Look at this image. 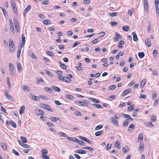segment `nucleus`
<instances>
[{"label":"nucleus","instance_id":"1","mask_svg":"<svg viewBox=\"0 0 159 159\" xmlns=\"http://www.w3.org/2000/svg\"><path fill=\"white\" fill-rule=\"evenodd\" d=\"M89 101L86 100H84V101H76L74 102V103L79 106H87L88 105Z\"/></svg>","mask_w":159,"mask_h":159},{"label":"nucleus","instance_id":"2","mask_svg":"<svg viewBox=\"0 0 159 159\" xmlns=\"http://www.w3.org/2000/svg\"><path fill=\"white\" fill-rule=\"evenodd\" d=\"M9 49L11 52H13L15 50L14 43L12 39H10L9 41Z\"/></svg>","mask_w":159,"mask_h":159},{"label":"nucleus","instance_id":"3","mask_svg":"<svg viewBox=\"0 0 159 159\" xmlns=\"http://www.w3.org/2000/svg\"><path fill=\"white\" fill-rule=\"evenodd\" d=\"M59 134L61 136H63L64 137H66L67 138V139H77L76 138L73 137L71 138L69 137H67V136L66 134L62 132H59Z\"/></svg>","mask_w":159,"mask_h":159},{"label":"nucleus","instance_id":"4","mask_svg":"<svg viewBox=\"0 0 159 159\" xmlns=\"http://www.w3.org/2000/svg\"><path fill=\"white\" fill-rule=\"evenodd\" d=\"M35 114L37 115H43L44 114V112L41 110L37 109L35 111Z\"/></svg>","mask_w":159,"mask_h":159},{"label":"nucleus","instance_id":"5","mask_svg":"<svg viewBox=\"0 0 159 159\" xmlns=\"http://www.w3.org/2000/svg\"><path fill=\"white\" fill-rule=\"evenodd\" d=\"M5 95L6 98L8 100H10L11 101H13V99H14L13 98L6 92L5 93Z\"/></svg>","mask_w":159,"mask_h":159},{"label":"nucleus","instance_id":"6","mask_svg":"<svg viewBox=\"0 0 159 159\" xmlns=\"http://www.w3.org/2000/svg\"><path fill=\"white\" fill-rule=\"evenodd\" d=\"M9 66V70L10 72V74L11 75H12L14 71V67L13 64L11 63H10Z\"/></svg>","mask_w":159,"mask_h":159},{"label":"nucleus","instance_id":"7","mask_svg":"<svg viewBox=\"0 0 159 159\" xmlns=\"http://www.w3.org/2000/svg\"><path fill=\"white\" fill-rule=\"evenodd\" d=\"M110 120L114 125L116 126H118V124L117 121L116 120H115L114 118L113 117H112L111 118Z\"/></svg>","mask_w":159,"mask_h":159},{"label":"nucleus","instance_id":"8","mask_svg":"<svg viewBox=\"0 0 159 159\" xmlns=\"http://www.w3.org/2000/svg\"><path fill=\"white\" fill-rule=\"evenodd\" d=\"M18 142L19 144L23 147L26 148H29L30 147L29 145L23 143V142H21V141L20 140H18Z\"/></svg>","mask_w":159,"mask_h":159},{"label":"nucleus","instance_id":"9","mask_svg":"<svg viewBox=\"0 0 159 159\" xmlns=\"http://www.w3.org/2000/svg\"><path fill=\"white\" fill-rule=\"evenodd\" d=\"M76 153L81 154H84L86 153V151L82 149L78 150L75 151Z\"/></svg>","mask_w":159,"mask_h":159},{"label":"nucleus","instance_id":"10","mask_svg":"<svg viewBox=\"0 0 159 159\" xmlns=\"http://www.w3.org/2000/svg\"><path fill=\"white\" fill-rule=\"evenodd\" d=\"M49 119L51 121L53 122H56L58 120H59V119L58 117H50Z\"/></svg>","mask_w":159,"mask_h":159},{"label":"nucleus","instance_id":"11","mask_svg":"<svg viewBox=\"0 0 159 159\" xmlns=\"http://www.w3.org/2000/svg\"><path fill=\"white\" fill-rule=\"evenodd\" d=\"M28 54L32 58L34 59H37V57L32 52L29 51L28 52Z\"/></svg>","mask_w":159,"mask_h":159},{"label":"nucleus","instance_id":"12","mask_svg":"<svg viewBox=\"0 0 159 159\" xmlns=\"http://www.w3.org/2000/svg\"><path fill=\"white\" fill-rule=\"evenodd\" d=\"M21 88L25 92H27L29 91L30 88L27 86L23 85Z\"/></svg>","mask_w":159,"mask_h":159},{"label":"nucleus","instance_id":"13","mask_svg":"<svg viewBox=\"0 0 159 159\" xmlns=\"http://www.w3.org/2000/svg\"><path fill=\"white\" fill-rule=\"evenodd\" d=\"M17 65L18 71L19 72H20L22 71L21 66V64L19 62H18L17 63Z\"/></svg>","mask_w":159,"mask_h":159},{"label":"nucleus","instance_id":"14","mask_svg":"<svg viewBox=\"0 0 159 159\" xmlns=\"http://www.w3.org/2000/svg\"><path fill=\"white\" fill-rule=\"evenodd\" d=\"M31 8V6L30 5L28 6L24 10V14L25 15L27 12L30 10Z\"/></svg>","mask_w":159,"mask_h":159},{"label":"nucleus","instance_id":"15","mask_svg":"<svg viewBox=\"0 0 159 159\" xmlns=\"http://www.w3.org/2000/svg\"><path fill=\"white\" fill-rule=\"evenodd\" d=\"M131 91V89H126L122 93V96H124L128 93L130 92Z\"/></svg>","mask_w":159,"mask_h":159},{"label":"nucleus","instance_id":"16","mask_svg":"<svg viewBox=\"0 0 159 159\" xmlns=\"http://www.w3.org/2000/svg\"><path fill=\"white\" fill-rule=\"evenodd\" d=\"M89 99L90 101H92L93 102L96 103H99L100 102V101L99 100L94 98H89Z\"/></svg>","mask_w":159,"mask_h":159},{"label":"nucleus","instance_id":"17","mask_svg":"<svg viewBox=\"0 0 159 159\" xmlns=\"http://www.w3.org/2000/svg\"><path fill=\"white\" fill-rule=\"evenodd\" d=\"M145 43L148 46L150 47L151 45V42L150 40L149 39H147L145 41Z\"/></svg>","mask_w":159,"mask_h":159},{"label":"nucleus","instance_id":"18","mask_svg":"<svg viewBox=\"0 0 159 159\" xmlns=\"http://www.w3.org/2000/svg\"><path fill=\"white\" fill-rule=\"evenodd\" d=\"M44 89L47 92L49 93H51L53 92V90L51 89L50 88H49L47 87H45L44 88Z\"/></svg>","mask_w":159,"mask_h":159},{"label":"nucleus","instance_id":"19","mask_svg":"<svg viewBox=\"0 0 159 159\" xmlns=\"http://www.w3.org/2000/svg\"><path fill=\"white\" fill-rule=\"evenodd\" d=\"M25 109V107L23 106L20 108L19 110V113L20 114H22L24 113V110Z\"/></svg>","mask_w":159,"mask_h":159},{"label":"nucleus","instance_id":"20","mask_svg":"<svg viewBox=\"0 0 159 159\" xmlns=\"http://www.w3.org/2000/svg\"><path fill=\"white\" fill-rule=\"evenodd\" d=\"M132 34H133L134 36L133 37V40L135 41H137L138 40V37L136 35V33L134 32H133Z\"/></svg>","mask_w":159,"mask_h":159},{"label":"nucleus","instance_id":"21","mask_svg":"<svg viewBox=\"0 0 159 159\" xmlns=\"http://www.w3.org/2000/svg\"><path fill=\"white\" fill-rule=\"evenodd\" d=\"M65 97L67 99L71 100L74 99V97L72 95L70 94L66 95Z\"/></svg>","mask_w":159,"mask_h":159},{"label":"nucleus","instance_id":"22","mask_svg":"<svg viewBox=\"0 0 159 159\" xmlns=\"http://www.w3.org/2000/svg\"><path fill=\"white\" fill-rule=\"evenodd\" d=\"M144 149V145L142 143H141L140 144L139 147V150L140 151H143Z\"/></svg>","mask_w":159,"mask_h":159},{"label":"nucleus","instance_id":"23","mask_svg":"<svg viewBox=\"0 0 159 159\" xmlns=\"http://www.w3.org/2000/svg\"><path fill=\"white\" fill-rule=\"evenodd\" d=\"M129 119H125L124 121L123 126L124 127L127 126L128 125V124L129 123Z\"/></svg>","mask_w":159,"mask_h":159},{"label":"nucleus","instance_id":"24","mask_svg":"<svg viewBox=\"0 0 159 159\" xmlns=\"http://www.w3.org/2000/svg\"><path fill=\"white\" fill-rule=\"evenodd\" d=\"M146 80L145 79L143 80L141 82L140 87L141 88H143L144 86L146 83Z\"/></svg>","mask_w":159,"mask_h":159},{"label":"nucleus","instance_id":"25","mask_svg":"<svg viewBox=\"0 0 159 159\" xmlns=\"http://www.w3.org/2000/svg\"><path fill=\"white\" fill-rule=\"evenodd\" d=\"M134 128V126L133 124L130 125L128 129V130L129 131H132Z\"/></svg>","mask_w":159,"mask_h":159},{"label":"nucleus","instance_id":"26","mask_svg":"<svg viewBox=\"0 0 159 159\" xmlns=\"http://www.w3.org/2000/svg\"><path fill=\"white\" fill-rule=\"evenodd\" d=\"M43 23L45 25H48L51 24V22L49 20H43Z\"/></svg>","mask_w":159,"mask_h":159},{"label":"nucleus","instance_id":"27","mask_svg":"<svg viewBox=\"0 0 159 159\" xmlns=\"http://www.w3.org/2000/svg\"><path fill=\"white\" fill-rule=\"evenodd\" d=\"M1 145L3 149L6 150L7 149V146L6 145L2 142L1 143Z\"/></svg>","mask_w":159,"mask_h":159},{"label":"nucleus","instance_id":"28","mask_svg":"<svg viewBox=\"0 0 159 159\" xmlns=\"http://www.w3.org/2000/svg\"><path fill=\"white\" fill-rule=\"evenodd\" d=\"M124 44V42L122 40L120 41L119 42V44L118 45V47L119 48H122V45Z\"/></svg>","mask_w":159,"mask_h":159},{"label":"nucleus","instance_id":"29","mask_svg":"<svg viewBox=\"0 0 159 159\" xmlns=\"http://www.w3.org/2000/svg\"><path fill=\"white\" fill-rule=\"evenodd\" d=\"M129 27L127 25L124 26L123 27V30L125 31H129Z\"/></svg>","mask_w":159,"mask_h":159},{"label":"nucleus","instance_id":"30","mask_svg":"<svg viewBox=\"0 0 159 159\" xmlns=\"http://www.w3.org/2000/svg\"><path fill=\"white\" fill-rule=\"evenodd\" d=\"M92 105L94 107H96L98 108H102L103 107L100 105L97 104H92Z\"/></svg>","mask_w":159,"mask_h":159},{"label":"nucleus","instance_id":"31","mask_svg":"<svg viewBox=\"0 0 159 159\" xmlns=\"http://www.w3.org/2000/svg\"><path fill=\"white\" fill-rule=\"evenodd\" d=\"M149 9L148 5H144V9L145 13H148Z\"/></svg>","mask_w":159,"mask_h":159},{"label":"nucleus","instance_id":"32","mask_svg":"<svg viewBox=\"0 0 159 159\" xmlns=\"http://www.w3.org/2000/svg\"><path fill=\"white\" fill-rule=\"evenodd\" d=\"M138 56L140 58H142L144 56L145 54L143 52H140L138 53Z\"/></svg>","mask_w":159,"mask_h":159},{"label":"nucleus","instance_id":"33","mask_svg":"<svg viewBox=\"0 0 159 159\" xmlns=\"http://www.w3.org/2000/svg\"><path fill=\"white\" fill-rule=\"evenodd\" d=\"M21 51V48L19 47V48L18 49V52H17V57L18 58H20V53Z\"/></svg>","mask_w":159,"mask_h":159},{"label":"nucleus","instance_id":"34","mask_svg":"<svg viewBox=\"0 0 159 159\" xmlns=\"http://www.w3.org/2000/svg\"><path fill=\"white\" fill-rule=\"evenodd\" d=\"M53 89L55 91L59 92L61 91L60 89L58 87L56 86H53Z\"/></svg>","mask_w":159,"mask_h":159},{"label":"nucleus","instance_id":"35","mask_svg":"<svg viewBox=\"0 0 159 159\" xmlns=\"http://www.w3.org/2000/svg\"><path fill=\"white\" fill-rule=\"evenodd\" d=\"M46 53L47 54L52 57H53L54 56V54L51 51H48V52H46Z\"/></svg>","mask_w":159,"mask_h":159},{"label":"nucleus","instance_id":"36","mask_svg":"<svg viewBox=\"0 0 159 159\" xmlns=\"http://www.w3.org/2000/svg\"><path fill=\"white\" fill-rule=\"evenodd\" d=\"M109 15L111 16V17H113L114 16H116L117 15V12H110L109 13Z\"/></svg>","mask_w":159,"mask_h":159},{"label":"nucleus","instance_id":"37","mask_svg":"<svg viewBox=\"0 0 159 159\" xmlns=\"http://www.w3.org/2000/svg\"><path fill=\"white\" fill-rule=\"evenodd\" d=\"M42 157L43 159H49V157L45 154H43L42 155Z\"/></svg>","mask_w":159,"mask_h":159},{"label":"nucleus","instance_id":"38","mask_svg":"<svg viewBox=\"0 0 159 159\" xmlns=\"http://www.w3.org/2000/svg\"><path fill=\"white\" fill-rule=\"evenodd\" d=\"M116 87V86L115 85H113L108 88V90H111L114 89Z\"/></svg>","mask_w":159,"mask_h":159},{"label":"nucleus","instance_id":"39","mask_svg":"<svg viewBox=\"0 0 159 159\" xmlns=\"http://www.w3.org/2000/svg\"><path fill=\"white\" fill-rule=\"evenodd\" d=\"M103 132V130H101L98 131L95 133V135L96 136H99L102 134Z\"/></svg>","mask_w":159,"mask_h":159},{"label":"nucleus","instance_id":"40","mask_svg":"<svg viewBox=\"0 0 159 159\" xmlns=\"http://www.w3.org/2000/svg\"><path fill=\"white\" fill-rule=\"evenodd\" d=\"M134 105H131V106H129L128 107L127 110L128 111L133 110L134 109Z\"/></svg>","mask_w":159,"mask_h":159},{"label":"nucleus","instance_id":"41","mask_svg":"<svg viewBox=\"0 0 159 159\" xmlns=\"http://www.w3.org/2000/svg\"><path fill=\"white\" fill-rule=\"evenodd\" d=\"M152 73L153 75H157L158 74V73L157 71V70L156 69H154L152 71Z\"/></svg>","mask_w":159,"mask_h":159},{"label":"nucleus","instance_id":"42","mask_svg":"<svg viewBox=\"0 0 159 159\" xmlns=\"http://www.w3.org/2000/svg\"><path fill=\"white\" fill-rule=\"evenodd\" d=\"M47 124L50 127H54V125L51 122H47Z\"/></svg>","mask_w":159,"mask_h":159},{"label":"nucleus","instance_id":"43","mask_svg":"<svg viewBox=\"0 0 159 159\" xmlns=\"http://www.w3.org/2000/svg\"><path fill=\"white\" fill-rule=\"evenodd\" d=\"M70 141H73L75 142L78 143L79 144L81 145L82 144L81 142L82 141L80 140H69Z\"/></svg>","mask_w":159,"mask_h":159},{"label":"nucleus","instance_id":"44","mask_svg":"<svg viewBox=\"0 0 159 159\" xmlns=\"http://www.w3.org/2000/svg\"><path fill=\"white\" fill-rule=\"evenodd\" d=\"M116 96H115L112 95L110 97L107 98V99L110 101H111V99H115Z\"/></svg>","mask_w":159,"mask_h":159},{"label":"nucleus","instance_id":"45","mask_svg":"<svg viewBox=\"0 0 159 159\" xmlns=\"http://www.w3.org/2000/svg\"><path fill=\"white\" fill-rule=\"evenodd\" d=\"M157 53H158L157 51L156 50H154L153 51V57H157Z\"/></svg>","mask_w":159,"mask_h":159},{"label":"nucleus","instance_id":"46","mask_svg":"<svg viewBox=\"0 0 159 159\" xmlns=\"http://www.w3.org/2000/svg\"><path fill=\"white\" fill-rule=\"evenodd\" d=\"M65 77L62 76L61 75H60V76L59 77V78H58V79L59 80H61V81H65Z\"/></svg>","mask_w":159,"mask_h":159},{"label":"nucleus","instance_id":"47","mask_svg":"<svg viewBox=\"0 0 159 159\" xmlns=\"http://www.w3.org/2000/svg\"><path fill=\"white\" fill-rule=\"evenodd\" d=\"M7 84H8V87L10 88L11 87V84L10 83V80H9V77H7Z\"/></svg>","mask_w":159,"mask_h":159},{"label":"nucleus","instance_id":"48","mask_svg":"<svg viewBox=\"0 0 159 159\" xmlns=\"http://www.w3.org/2000/svg\"><path fill=\"white\" fill-rule=\"evenodd\" d=\"M81 43L78 41L75 42L74 43V44L73 46H72V47L74 48L77 45H79Z\"/></svg>","mask_w":159,"mask_h":159},{"label":"nucleus","instance_id":"49","mask_svg":"<svg viewBox=\"0 0 159 159\" xmlns=\"http://www.w3.org/2000/svg\"><path fill=\"white\" fill-rule=\"evenodd\" d=\"M121 116L120 114H116L114 115L115 118L116 119H118Z\"/></svg>","mask_w":159,"mask_h":159},{"label":"nucleus","instance_id":"50","mask_svg":"<svg viewBox=\"0 0 159 159\" xmlns=\"http://www.w3.org/2000/svg\"><path fill=\"white\" fill-rule=\"evenodd\" d=\"M143 134L140 133L139 134L137 139H143Z\"/></svg>","mask_w":159,"mask_h":159},{"label":"nucleus","instance_id":"51","mask_svg":"<svg viewBox=\"0 0 159 159\" xmlns=\"http://www.w3.org/2000/svg\"><path fill=\"white\" fill-rule=\"evenodd\" d=\"M60 67L62 69L66 70L67 68V67L64 64H61L60 66Z\"/></svg>","mask_w":159,"mask_h":159},{"label":"nucleus","instance_id":"52","mask_svg":"<svg viewBox=\"0 0 159 159\" xmlns=\"http://www.w3.org/2000/svg\"><path fill=\"white\" fill-rule=\"evenodd\" d=\"M156 8V13L157 15L159 16V6L155 7Z\"/></svg>","mask_w":159,"mask_h":159},{"label":"nucleus","instance_id":"53","mask_svg":"<svg viewBox=\"0 0 159 159\" xmlns=\"http://www.w3.org/2000/svg\"><path fill=\"white\" fill-rule=\"evenodd\" d=\"M103 126L102 125H99L97 126L95 128V129L96 130H99L102 128Z\"/></svg>","mask_w":159,"mask_h":159},{"label":"nucleus","instance_id":"54","mask_svg":"<svg viewBox=\"0 0 159 159\" xmlns=\"http://www.w3.org/2000/svg\"><path fill=\"white\" fill-rule=\"evenodd\" d=\"M110 144L109 143H108L106 146V148L107 150H109L111 148V144L110 146H109Z\"/></svg>","mask_w":159,"mask_h":159},{"label":"nucleus","instance_id":"55","mask_svg":"<svg viewBox=\"0 0 159 159\" xmlns=\"http://www.w3.org/2000/svg\"><path fill=\"white\" fill-rule=\"evenodd\" d=\"M151 119V121L153 122H155L156 120V116L154 115L152 116Z\"/></svg>","mask_w":159,"mask_h":159},{"label":"nucleus","instance_id":"56","mask_svg":"<svg viewBox=\"0 0 159 159\" xmlns=\"http://www.w3.org/2000/svg\"><path fill=\"white\" fill-rule=\"evenodd\" d=\"M1 111L4 112L5 113L7 114L6 109L2 106L1 107Z\"/></svg>","mask_w":159,"mask_h":159},{"label":"nucleus","instance_id":"57","mask_svg":"<svg viewBox=\"0 0 159 159\" xmlns=\"http://www.w3.org/2000/svg\"><path fill=\"white\" fill-rule=\"evenodd\" d=\"M12 151L16 155H17V156H19V152H17L14 149H13L12 150Z\"/></svg>","mask_w":159,"mask_h":159},{"label":"nucleus","instance_id":"58","mask_svg":"<svg viewBox=\"0 0 159 159\" xmlns=\"http://www.w3.org/2000/svg\"><path fill=\"white\" fill-rule=\"evenodd\" d=\"M116 37H115L114 38V39L116 41H117L119 40V38L118 36H120V35L119 34H117L116 33Z\"/></svg>","mask_w":159,"mask_h":159},{"label":"nucleus","instance_id":"59","mask_svg":"<svg viewBox=\"0 0 159 159\" xmlns=\"http://www.w3.org/2000/svg\"><path fill=\"white\" fill-rule=\"evenodd\" d=\"M0 8L2 9L4 15L5 16H6V15H7V12L4 9L2 8L1 7Z\"/></svg>","mask_w":159,"mask_h":159},{"label":"nucleus","instance_id":"60","mask_svg":"<svg viewBox=\"0 0 159 159\" xmlns=\"http://www.w3.org/2000/svg\"><path fill=\"white\" fill-rule=\"evenodd\" d=\"M155 7H158V6H159V2L158 0H155Z\"/></svg>","mask_w":159,"mask_h":159},{"label":"nucleus","instance_id":"61","mask_svg":"<svg viewBox=\"0 0 159 159\" xmlns=\"http://www.w3.org/2000/svg\"><path fill=\"white\" fill-rule=\"evenodd\" d=\"M41 105L44 108H45L46 107H49V105H47L45 104L42 103L41 104Z\"/></svg>","mask_w":159,"mask_h":159},{"label":"nucleus","instance_id":"62","mask_svg":"<svg viewBox=\"0 0 159 159\" xmlns=\"http://www.w3.org/2000/svg\"><path fill=\"white\" fill-rule=\"evenodd\" d=\"M121 114L125 118H128V117H129V116L128 115L124 114L123 113H121Z\"/></svg>","mask_w":159,"mask_h":159},{"label":"nucleus","instance_id":"63","mask_svg":"<svg viewBox=\"0 0 159 159\" xmlns=\"http://www.w3.org/2000/svg\"><path fill=\"white\" fill-rule=\"evenodd\" d=\"M140 98H146V95H144L142 94H141L140 95Z\"/></svg>","mask_w":159,"mask_h":159},{"label":"nucleus","instance_id":"64","mask_svg":"<svg viewBox=\"0 0 159 159\" xmlns=\"http://www.w3.org/2000/svg\"><path fill=\"white\" fill-rule=\"evenodd\" d=\"M133 11L131 10H128V13L129 15L131 16L133 14Z\"/></svg>","mask_w":159,"mask_h":159}]
</instances>
